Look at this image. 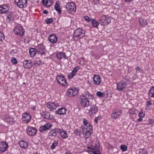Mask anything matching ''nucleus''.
Here are the masks:
<instances>
[{
	"mask_svg": "<svg viewBox=\"0 0 154 154\" xmlns=\"http://www.w3.org/2000/svg\"><path fill=\"white\" fill-rule=\"evenodd\" d=\"M81 106L83 108L88 106L89 105V99L92 98V95L87 91H85L80 97Z\"/></svg>",
	"mask_w": 154,
	"mask_h": 154,
	"instance_id": "obj_1",
	"label": "nucleus"
},
{
	"mask_svg": "<svg viewBox=\"0 0 154 154\" xmlns=\"http://www.w3.org/2000/svg\"><path fill=\"white\" fill-rule=\"evenodd\" d=\"M83 134L86 139L89 137L92 133L93 127L90 124H88V127L85 128L83 126L81 128Z\"/></svg>",
	"mask_w": 154,
	"mask_h": 154,
	"instance_id": "obj_2",
	"label": "nucleus"
},
{
	"mask_svg": "<svg viewBox=\"0 0 154 154\" xmlns=\"http://www.w3.org/2000/svg\"><path fill=\"white\" fill-rule=\"evenodd\" d=\"M110 18L108 15H103L100 17L98 21L101 25L106 26L111 22Z\"/></svg>",
	"mask_w": 154,
	"mask_h": 154,
	"instance_id": "obj_3",
	"label": "nucleus"
},
{
	"mask_svg": "<svg viewBox=\"0 0 154 154\" xmlns=\"http://www.w3.org/2000/svg\"><path fill=\"white\" fill-rule=\"evenodd\" d=\"M85 32L82 29L78 28L74 32L72 38L74 40L75 38L78 37L80 39L83 38L85 35Z\"/></svg>",
	"mask_w": 154,
	"mask_h": 154,
	"instance_id": "obj_4",
	"label": "nucleus"
},
{
	"mask_svg": "<svg viewBox=\"0 0 154 154\" xmlns=\"http://www.w3.org/2000/svg\"><path fill=\"white\" fill-rule=\"evenodd\" d=\"M66 8L69 13H72L75 12L76 10V7L73 3H68L66 6Z\"/></svg>",
	"mask_w": 154,
	"mask_h": 154,
	"instance_id": "obj_5",
	"label": "nucleus"
},
{
	"mask_svg": "<svg viewBox=\"0 0 154 154\" xmlns=\"http://www.w3.org/2000/svg\"><path fill=\"white\" fill-rule=\"evenodd\" d=\"M56 79L57 80V82L60 85L63 86L66 85V80L63 75L57 76L56 78Z\"/></svg>",
	"mask_w": 154,
	"mask_h": 154,
	"instance_id": "obj_6",
	"label": "nucleus"
},
{
	"mask_svg": "<svg viewBox=\"0 0 154 154\" xmlns=\"http://www.w3.org/2000/svg\"><path fill=\"white\" fill-rule=\"evenodd\" d=\"M122 114V111L119 109H115L113 110L111 114V118L114 119L118 118Z\"/></svg>",
	"mask_w": 154,
	"mask_h": 154,
	"instance_id": "obj_7",
	"label": "nucleus"
},
{
	"mask_svg": "<svg viewBox=\"0 0 154 154\" xmlns=\"http://www.w3.org/2000/svg\"><path fill=\"white\" fill-rule=\"evenodd\" d=\"M14 32L15 34L18 35L23 36L24 33V30L23 27L21 26H18L14 29Z\"/></svg>",
	"mask_w": 154,
	"mask_h": 154,
	"instance_id": "obj_8",
	"label": "nucleus"
},
{
	"mask_svg": "<svg viewBox=\"0 0 154 154\" xmlns=\"http://www.w3.org/2000/svg\"><path fill=\"white\" fill-rule=\"evenodd\" d=\"M127 83L124 81L119 82L117 84V89L119 91H122L126 87Z\"/></svg>",
	"mask_w": 154,
	"mask_h": 154,
	"instance_id": "obj_9",
	"label": "nucleus"
},
{
	"mask_svg": "<svg viewBox=\"0 0 154 154\" xmlns=\"http://www.w3.org/2000/svg\"><path fill=\"white\" fill-rule=\"evenodd\" d=\"M98 109V108L96 105H92L91 106L88 113L90 116H92L97 113Z\"/></svg>",
	"mask_w": 154,
	"mask_h": 154,
	"instance_id": "obj_10",
	"label": "nucleus"
},
{
	"mask_svg": "<svg viewBox=\"0 0 154 154\" xmlns=\"http://www.w3.org/2000/svg\"><path fill=\"white\" fill-rule=\"evenodd\" d=\"M27 133L30 136L36 134L37 130L35 128L31 127H28L26 129Z\"/></svg>",
	"mask_w": 154,
	"mask_h": 154,
	"instance_id": "obj_11",
	"label": "nucleus"
},
{
	"mask_svg": "<svg viewBox=\"0 0 154 154\" xmlns=\"http://www.w3.org/2000/svg\"><path fill=\"white\" fill-rule=\"evenodd\" d=\"M78 93V91L75 89H69L66 92V95L69 97H74Z\"/></svg>",
	"mask_w": 154,
	"mask_h": 154,
	"instance_id": "obj_12",
	"label": "nucleus"
},
{
	"mask_svg": "<svg viewBox=\"0 0 154 154\" xmlns=\"http://www.w3.org/2000/svg\"><path fill=\"white\" fill-rule=\"evenodd\" d=\"M22 119L23 122L27 123L29 122L31 119V116L28 113L23 114Z\"/></svg>",
	"mask_w": 154,
	"mask_h": 154,
	"instance_id": "obj_13",
	"label": "nucleus"
},
{
	"mask_svg": "<svg viewBox=\"0 0 154 154\" xmlns=\"http://www.w3.org/2000/svg\"><path fill=\"white\" fill-rule=\"evenodd\" d=\"M27 5V3L26 0H19L17 4L18 7L20 8H25Z\"/></svg>",
	"mask_w": 154,
	"mask_h": 154,
	"instance_id": "obj_14",
	"label": "nucleus"
},
{
	"mask_svg": "<svg viewBox=\"0 0 154 154\" xmlns=\"http://www.w3.org/2000/svg\"><path fill=\"white\" fill-rule=\"evenodd\" d=\"M93 80L94 84L97 85H99L101 81L100 76L98 75H94Z\"/></svg>",
	"mask_w": 154,
	"mask_h": 154,
	"instance_id": "obj_15",
	"label": "nucleus"
},
{
	"mask_svg": "<svg viewBox=\"0 0 154 154\" xmlns=\"http://www.w3.org/2000/svg\"><path fill=\"white\" fill-rule=\"evenodd\" d=\"M51 125L50 123H48L45 125L41 126L39 128V131L42 132L49 129L51 127Z\"/></svg>",
	"mask_w": 154,
	"mask_h": 154,
	"instance_id": "obj_16",
	"label": "nucleus"
},
{
	"mask_svg": "<svg viewBox=\"0 0 154 154\" xmlns=\"http://www.w3.org/2000/svg\"><path fill=\"white\" fill-rule=\"evenodd\" d=\"M49 41L52 44L57 42V40L56 35L54 34H51L48 37Z\"/></svg>",
	"mask_w": 154,
	"mask_h": 154,
	"instance_id": "obj_17",
	"label": "nucleus"
},
{
	"mask_svg": "<svg viewBox=\"0 0 154 154\" xmlns=\"http://www.w3.org/2000/svg\"><path fill=\"white\" fill-rule=\"evenodd\" d=\"M8 147V144L5 141L2 142L0 144V150L4 152L7 149Z\"/></svg>",
	"mask_w": 154,
	"mask_h": 154,
	"instance_id": "obj_18",
	"label": "nucleus"
},
{
	"mask_svg": "<svg viewBox=\"0 0 154 154\" xmlns=\"http://www.w3.org/2000/svg\"><path fill=\"white\" fill-rule=\"evenodd\" d=\"M8 6L6 5L0 6V14L5 13L9 11Z\"/></svg>",
	"mask_w": 154,
	"mask_h": 154,
	"instance_id": "obj_19",
	"label": "nucleus"
},
{
	"mask_svg": "<svg viewBox=\"0 0 154 154\" xmlns=\"http://www.w3.org/2000/svg\"><path fill=\"white\" fill-rule=\"evenodd\" d=\"M23 64L24 68L29 69L32 66V61L30 60H25L23 62Z\"/></svg>",
	"mask_w": 154,
	"mask_h": 154,
	"instance_id": "obj_20",
	"label": "nucleus"
},
{
	"mask_svg": "<svg viewBox=\"0 0 154 154\" xmlns=\"http://www.w3.org/2000/svg\"><path fill=\"white\" fill-rule=\"evenodd\" d=\"M47 108L50 109V110L52 111L56 108V106L54 103L51 102H48L46 104Z\"/></svg>",
	"mask_w": 154,
	"mask_h": 154,
	"instance_id": "obj_21",
	"label": "nucleus"
},
{
	"mask_svg": "<svg viewBox=\"0 0 154 154\" xmlns=\"http://www.w3.org/2000/svg\"><path fill=\"white\" fill-rule=\"evenodd\" d=\"M41 115L43 118L48 119H51L52 118V116L51 117L50 113L46 111L42 112Z\"/></svg>",
	"mask_w": 154,
	"mask_h": 154,
	"instance_id": "obj_22",
	"label": "nucleus"
},
{
	"mask_svg": "<svg viewBox=\"0 0 154 154\" xmlns=\"http://www.w3.org/2000/svg\"><path fill=\"white\" fill-rule=\"evenodd\" d=\"M66 109L61 108L59 109L57 111H56L55 112V113L60 115H63L66 114Z\"/></svg>",
	"mask_w": 154,
	"mask_h": 154,
	"instance_id": "obj_23",
	"label": "nucleus"
},
{
	"mask_svg": "<svg viewBox=\"0 0 154 154\" xmlns=\"http://www.w3.org/2000/svg\"><path fill=\"white\" fill-rule=\"evenodd\" d=\"M56 57L57 58L61 60L63 58H66V55L65 53L63 52H59L58 53L56 54Z\"/></svg>",
	"mask_w": 154,
	"mask_h": 154,
	"instance_id": "obj_24",
	"label": "nucleus"
},
{
	"mask_svg": "<svg viewBox=\"0 0 154 154\" xmlns=\"http://www.w3.org/2000/svg\"><path fill=\"white\" fill-rule=\"evenodd\" d=\"M19 144L21 147L26 149L28 147V144L27 142L23 140L19 142Z\"/></svg>",
	"mask_w": 154,
	"mask_h": 154,
	"instance_id": "obj_25",
	"label": "nucleus"
},
{
	"mask_svg": "<svg viewBox=\"0 0 154 154\" xmlns=\"http://www.w3.org/2000/svg\"><path fill=\"white\" fill-rule=\"evenodd\" d=\"M55 9L57 11L59 14L61 13V10L60 7V4L58 1L56 2L55 5L54 6Z\"/></svg>",
	"mask_w": 154,
	"mask_h": 154,
	"instance_id": "obj_26",
	"label": "nucleus"
},
{
	"mask_svg": "<svg viewBox=\"0 0 154 154\" xmlns=\"http://www.w3.org/2000/svg\"><path fill=\"white\" fill-rule=\"evenodd\" d=\"M36 49L35 48H31L29 50V54L31 57H34L36 54Z\"/></svg>",
	"mask_w": 154,
	"mask_h": 154,
	"instance_id": "obj_27",
	"label": "nucleus"
},
{
	"mask_svg": "<svg viewBox=\"0 0 154 154\" xmlns=\"http://www.w3.org/2000/svg\"><path fill=\"white\" fill-rule=\"evenodd\" d=\"M60 135L63 139H65L67 137V135L66 132L63 130H61L60 133Z\"/></svg>",
	"mask_w": 154,
	"mask_h": 154,
	"instance_id": "obj_28",
	"label": "nucleus"
},
{
	"mask_svg": "<svg viewBox=\"0 0 154 154\" xmlns=\"http://www.w3.org/2000/svg\"><path fill=\"white\" fill-rule=\"evenodd\" d=\"M91 23L93 26L94 27H97L98 26L100 22H98L95 19H92L91 20Z\"/></svg>",
	"mask_w": 154,
	"mask_h": 154,
	"instance_id": "obj_29",
	"label": "nucleus"
},
{
	"mask_svg": "<svg viewBox=\"0 0 154 154\" xmlns=\"http://www.w3.org/2000/svg\"><path fill=\"white\" fill-rule=\"evenodd\" d=\"M149 97H154V86L152 87L149 90Z\"/></svg>",
	"mask_w": 154,
	"mask_h": 154,
	"instance_id": "obj_30",
	"label": "nucleus"
},
{
	"mask_svg": "<svg viewBox=\"0 0 154 154\" xmlns=\"http://www.w3.org/2000/svg\"><path fill=\"white\" fill-rule=\"evenodd\" d=\"M100 144L98 141H96L94 143V145L92 146L91 149H98L100 147Z\"/></svg>",
	"mask_w": 154,
	"mask_h": 154,
	"instance_id": "obj_31",
	"label": "nucleus"
},
{
	"mask_svg": "<svg viewBox=\"0 0 154 154\" xmlns=\"http://www.w3.org/2000/svg\"><path fill=\"white\" fill-rule=\"evenodd\" d=\"M139 22L140 24L143 26L146 25L147 23L146 20L142 19H140Z\"/></svg>",
	"mask_w": 154,
	"mask_h": 154,
	"instance_id": "obj_32",
	"label": "nucleus"
},
{
	"mask_svg": "<svg viewBox=\"0 0 154 154\" xmlns=\"http://www.w3.org/2000/svg\"><path fill=\"white\" fill-rule=\"evenodd\" d=\"M129 112L130 114H137L138 112V111L136 109H134V108H132L130 109L129 110Z\"/></svg>",
	"mask_w": 154,
	"mask_h": 154,
	"instance_id": "obj_33",
	"label": "nucleus"
},
{
	"mask_svg": "<svg viewBox=\"0 0 154 154\" xmlns=\"http://www.w3.org/2000/svg\"><path fill=\"white\" fill-rule=\"evenodd\" d=\"M96 95L98 97H103L105 96V94L104 93L100 91H98L96 93Z\"/></svg>",
	"mask_w": 154,
	"mask_h": 154,
	"instance_id": "obj_34",
	"label": "nucleus"
},
{
	"mask_svg": "<svg viewBox=\"0 0 154 154\" xmlns=\"http://www.w3.org/2000/svg\"><path fill=\"white\" fill-rule=\"evenodd\" d=\"M37 48L38 51H42L45 49L44 46L42 44L38 45L37 46Z\"/></svg>",
	"mask_w": 154,
	"mask_h": 154,
	"instance_id": "obj_35",
	"label": "nucleus"
},
{
	"mask_svg": "<svg viewBox=\"0 0 154 154\" xmlns=\"http://www.w3.org/2000/svg\"><path fill=\"white\" fill-rule=\"evenodd\" d=\"M138 154H148V152L145 150L144 149H140Z\"/></svg>",
	"mask_w": 154,
	"mask_h": 154,
	"instance_id": "obj_36",
	"label": "nucleus"
},
{
	"mask_svg": "<svg viewBox=\"0 0 154 154\" xmlns=\"http://www.w3.org/2000/svg\"><path fill=\"white\" fill-rule=\"evenodd\" d=\"M49 136H56L57 135L56 132L54 129L51 130L49 133Z\"/></svg>",
	"mask_w": 154,
	"mask_h": 154,
	"instance_id": "obj_37",
	"label": "nucleus"
},
{
	"mask_svg": "<svg viewBox=\"0 0 154 154\" xmlns=\"http://www.w3.org/2000/svg\"><path fill=\"white\" fill-rule=\"evenodd\" d=\"M79 68L80 67L79 66H77L74 68L73 70L72 71L71 73L75 76L76 73L78 70Z\"/></svg>",
	"mask_w": 154,
	"mask_h": 154,
	"instance_id": "obj_38",
	"label": "nucleus"
},
{
	"mask_svg": "<svg viewBox=\"0 0 154 154\" xmlns=\"http://www.w3.org/2000/svg\"><path fill=\"white\" fill-rule=\"evenodd\" d=\"M88 152L90 153V154H102L100 153V151L98 150H96L95 151H91L90 150H88Z\"/></svg>",
	"mask_w": 154,
	"mask_h": 154,
	"instance_id": "obj_39",
	"label": "nucleus"
},
{
	"mask_svg": "<svg viewBox=\"0 0 154 154\" xmlns=\"http://www.w3.org/2000/svg\"><path fill=\"white\" fill-rule=\"evenodd\" d=\"M53 20L52 18H47L45 20L46 23L47 24H49L52 22Z\"/></svg>",
	"mask_w": 154,
	"mask_h": 154,
	"instance_id": "obj_40",
	"label": "nucleus"
},
{
	"mask_svg": "<svg viewBox=\"0 0 154 154\" xmlns=\"http://www.w3.org/2000/svg\"><path fill=\"white\" fill-rule=\"evenodd\" d=\"M13 13L12 12H10L8 14L7 17L8 19H12L13 18Z\"/></svg>",
	"mask_w": 154,
	"mask_h": 154,
	"instance_id": "obj_41",
	"label": "nucleus"
},
{
	"mask_svg": "<svg viewBox=\"0 0 154 154\" xmlns=\"http://www.w3.org/2000/svg\"><path fill=\"white\" fill-rule=\"evenodd\" d=\"M57 144L58 142L57 141H55L53 143L52 146H51V149H54L55 147L57 146Z\"/></svg>",
	"mask_w": 154,
	"mask_h": 154,
	"instance_id": "obj_42",
	"label": "nucleus"
},
{
	"mask_svg": "<svg viewBox=\"0 0 154 154\" xmlns=\"http://www.w3.org/2000/svg\"><path fill=\"white\" fill-rule=\"evenodd\" d=\"M121 149L123 151H126L127 149V147L125 145H122L120 146Z\"/></svg>",
	"mask_w": 154,
	"mask_h": 154,
	"instance_id": "obj_43",
	"label": "nucleus"
},
{
	"mask_svg": "<svg viewBox=\"0 0 154 154\" xmlns=\"http://www.w3.org/2000/svg\"><path fill=\"white\" fill-rule=\"evenodd\" d=\"M81 131L80 130L76 129L74 131V134L76 135H80V133H81L80 132Z\"/></svg>",
	"mask_w": 154,
	"mask_h": 154,
	"instance_id": "obj_44",
	"label": "nucleus"
},
{
	"mask_svg": "<svg viewBox=\"0 0 154 154\" xmlns=\"http://www.w3.org/2000/svg\"><path fill=\"white\" fill-rule=\"evenodd\" d=\"M85 20L87 22H89L91 21L90 18L88 16H85L84 17Z\"/></svg>",
	"mask_w": 154,
	"mask_h": 154,
	"instance_id": "obj_45",
	"label": "nucleus"
},
{
	"mask_svg": "<svg viewBox=\"0 0 154 154\" xmlns=\"http://www.w3.org/2000/svg\"><path fill=\"white\" fill-rule=\"evenodd\" d=\"M5 38V36L4 34L2 32H0V41L3 40Z\"/></svg>",
	"mask_w": 154,
	"mask_h": 154,
	"instance_id": "obj_46",
	"label": "nucleus"
},
{
	"mask_svg": "<svg viewBox=\"0 0 154 154\" xmlns=\"http://www.w3.org/2000/svg\"><path fill=\"white\" fill-rule=\"evenodd\" d=\"M11 61L12 63L14 64H16L17 63V60L14 57H12V58Z\"/></svg>",
	"mask_w": 154,
	"mask_h": 154,
	"instance_id": "obj_47",
	"label": "nucleus"
},
{
	"mask_svg": "<svg viewBox=\"0 0 154 154\" xmlns=\"http://www.w3.org/2000/svg\"><path fill=\"white\" fill-rule=\"evenodd\" d=\"M83 124H84V125H85V127L87 128V127H88V122L87 120H86L85 119H83Z\"/></svg>",
	"mask_w": 154,
	"mask_h": 154,
	"instance_id": "obj_48",
	"label": "nucleus"
},
{
	"mask_svg": "<svg viewBox=\"0 0 154 154\" xmlns=\"http://www.w3.org/2000/svg\"><path fill=\"white\" fill-rule=\"evenodd\" d=\"M46 50L45 49L41 51H38V53L41 55H45Z\"/></svg>",
	"mask_w": 154,
	"mask_h": 154,
	"instance_id": "obj_49",
	"label": "nucleus"
},
{
	"mask_svg": "<svg viewBox=\"0 0 154 154\" xmlns=\"http://www.w3.org/2000/svg\"><path fill=\"white\" fill-rule=\"evenodd\" d=\"M55 131V132H56V134H57L60 133L61 130L59 128H55L54 129Z\"/></svg>",
	"mask_w": 154,
	"mask_h": 154,
	"instance_id": "obj_50",
	"label": "nucleus"
},
{
	"mask_svg": "<svg viewBox=\"0 0 154 154\" xmlns=\"http://www.w3.org/2000/svg\"><path fill=\"white\" fill-rule=\"evenodd\" d=\"M139 116L140 118H143L145 116V114L143 112L139 113Z\"/></svg>",
	"mask_w": 154,
	"mask_h": 154,
	"instance_id": "obj_51",
	"label": "nucleus"
},
{
	"mask_svg": "<svg viewBox=\"0 0 154 154\" xmlns=\"http://www.w3.org/2000/svg\"><path fill=\"white\" fill-rule=\"evenodd\" d=\"M148 122L149 124L153 125L154 123V120L149 119Z\"/></svg>",
	"mask_w": 154,
	"mask_h": 154,
	"instance_id": "obj_52",
	"label": "nucleus"
},
{
	"mask_svg": "<svg viewBox=\"0 0 154 154\" xmlns=\"http://www.w3.org/2000/svg\"><path fill=\"white\" fill-rule=\"evenodd\" d=\"M146 106H148V107L149 106V107H150L152 104L151 102L150 101H147L146 102Z\"/></svg>",
	"mask_w": 154,
	"mask_h": 154,
	"instance_id": "obj_53",
	"label": "nucleus"
},
{
	"mask_svg": "<svg viewBox=\"0 0 154 154\" xmlns=\"http://www.w3.org/2000/svg\"><path fill=\"white\" fill-rule=\"evenodd\" d=\"M74 75L72 74V73H70L69 75H68V78L69 79H71L74 76Z\"/></svg>",
	"mask_w": 154,
	"mask_h": 154,
	"instance_id": "obj_54",
	"label": "nucleus"
},
{
	"mask_svg": "<svg viewBox=\"0 0 154 154\" xmlns=\"http://www.w3.org/2000/svg\"><path fill=\"white\" fill-rule=\"evenodd\" d=\"M48 0H46L45 1V6L47 7H49L51 5V4H50V5H48Z\"/></svg>",
	"mask_w": 154,
	"mask_h": 154,
	"instance_id": "obj_55",
	"label": "nucleus"
},
{
	"mask_svg": "<svg viewBox=\"0 0 154 154\" xmlns=\"http://www.w3.org/2000/svg\"><path fill=\"white\" fill-rule=\"evenodd\" d=\"M93 2L94 4H96L99 2V0H93Z\"/></svg>",
	"mask_w": 154,
	"mask_h": 154,
	"instance_id": "obj_56",
	"label": "nucleus"
},
{
	"mask_svg": "<svg viewBox=\"0 0 154 154\" xmlns=\"http://www.w3.org/2000/svg\"><path fill=\"white\" fill-rule=\"evenodd\" d=\"M98 117H96L94 119V122L96 124H97L98 122Z\"/></svg>",
	"mask_w": 154,
	"mask_h": 154,
	"instance_id": "obj_57",
	"label": "nucleus"
},
{
	"mask_svg": "<svg viewBox=\"0 0 154 154\" xmlns=\"http://www.w3.org/2000/svg\"><path fill=\"white\" fill-rule=\"evenodd\" d=\"M142 120H143V119H142V118H140L137 119V121L138 122H140L142 121Z\"/></svg>",
	"mask_w": 154,
	"mask_h": 154,
	"instance_id": "obj_58",
	"label": "nucleus"
},
{
	"mask_svg": "<svg viewBox=\"0 0 154 154\" xmlns=\"http://www.w3.org/2000/svg\"><path fill=\"white\" fill-rule=\"evenodd\" d=\"M48 11H47L46 10H45L43 11V13L44 14H47L48 13Z\"/></svg>",
	"mask_w": 154,
	"mask_h": 154,
	"instance_id": "obj_59",
	"label": "nucleus"
},
{
	"mask_svg": "<svg viewBox=\"0 0 154 154\" xmlns=\"http://www.w3.org/2000/svg\"><path fill=\"white\" fill-rule=\"evenodd\" d=\"M11 119H12V120H9H9H8V121H7V122H9L10 123L11 122H13V118H12Z\"/></svg>",
	"mask_w": 154,
	"mask_h": 154,
	"instance_id": "obj_60",
	"label": "nucleus"
},
{
	"mask_svg": "<svg viewBox=\"0 0 154 154\" xmlns=\"http://www.w3.org/2000/svg\"><path fill=\"white\" fill-rule=\"evenodd\" d=\"M136 69L137 70H140V69L139 66H137L136 68Z\"/></svg>",
	"mask_w": 154,
	"mask_h": 154,
	"instance_id": "obj_61",
	"label": "nucleus"
},
{
	"mask_svg": "<svg viewBox=\"0 0 154 154\" xmlns=\"http://www.w3.org/2000/svg\"><path fill=\"white\" fill-rule=\"evenodd\" d=\"M125 79L126 81H125V82H126V83H127V84H128V79H126V78H125Z\"/></svg>",
	"mask_w": 154,
	"mask_h": 154,
	"instance_id": "obj_62",
	"label": "nucleus"
},
{
	"mask_svg": "<svg viewBox=\"0 0 154 154\" xmlns=\"http://www.w3.org/2000/svg\"><path fill=\"white\" fill-rule=\"evenodd\" d=\"M46 0H42V2L43 3V4H44L45 3V1Z\"/></svg>",
	"mask_w": 154,
	"mask_h": 154,
	"instance_id": "obj_63",
	"label": "nucleus"
},
{
	"mask_svg": "<svg viewBox=\"0 0 154 154\" xmlns=\"http://www.w3.org/2000/svg\"><path fill=\"white\" fill-rule=\"evenodd\" d=\"M65 154H72V153L69 152H67Z\"/></svg>",
	"mask_w": 154,
	"mask_h": 154,
	"instance_id": "obj_64",
	"label": "nucleus"
}]
</instances>
